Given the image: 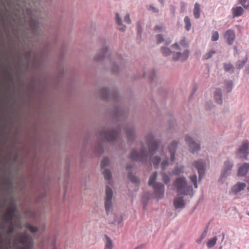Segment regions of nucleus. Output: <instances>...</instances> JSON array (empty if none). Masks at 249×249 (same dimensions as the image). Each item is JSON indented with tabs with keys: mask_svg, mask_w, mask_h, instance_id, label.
Masks as SVG:
<instances>
[{
	"mask_svg": "<svg viewBox=\"0 0 249 249\" xmlns=\"http://www.w3.org/2000/svg\"><path fill=\"white\" fill-rule=\"evenodd\" d=\"M148 146V153H146L145 150L142 149L140 152H137L135 150L132 151L130 157L133 160L144 162L147 161L148 158L151 159V156L153 155L159 146V142L153 137H150L147 141Z\"/></svg>",
	"mask_w": 249,
	"mask_h": 249,
	"instance_id": "nucleus-1",
	"label": "nucleus"
},
{
	"mask_svg": "<svg viewBox=\"0 0 249 249\" xmlns=\"http://www.w3.org/2000/svg\"><path fill=\"white\" fill-rule=\"evenodd\" d=\"M188 47V45L186 42L185 38H183L179 44H174L173 46L174 50L173 59L174 60L181 61L187 59L189 53Z\"/></svg>",
	"mask_w": 249,
	"mask_h": 249,
	"instance_id": "nucleus-2",
	"label": "nucleus"
},
{
	"mask_svg": "<svg viewBox=\"0 0 249 249\" xmlns=\"http://www.w3.org/2000/svg\"><path fill=\"white\" fill-rule=\"evenodd\" d=\"M174 186L177 192L180 194L190 195L193 193L192 186L187 184L186 179L184 177L177 178L174 182Z\"/></svg>",
	"mask_w": 249,
	"mask_h": 249,
	"instance_id": "nucleus-3",
	"label": "nucleus"
},
{
	"mask_svg": "<svg viewBox=\"0 0 249 249\" xmlns=\"http://www.w3.org/2000/svg\"><path fill=\"white\" fill-rule=\"evenodd\" d=\"M157 178V172H155L152 174L149 178L148 184L149 186H151L154 188L156 196L159 198H161L163 196L164 192V186L162 184L158 182L155 183Z\"/></svg>",
	"mask_w": 249,
	"mask_h": 249,
	"instance_id": "nucleus-4",
	"label": "nucleus"
},
{
	"mask_svg": "<svg viewBox=\"0 0 249 249\" xmlns=\"http://www.w3.org/2000/svg\"><path fill=\"white\" fill-rule=\"evenodd\" d=\"M16 240L25 246L19 248V249H32L33 238L28 233L25 232L18 234Z\"/></svg>",
	"mask_w": 249,
	"mask_h": 249,
	"instance_id": "nucleus-5",
	"label": "nucleus"
},
{
	"mask_svg": "<svg viewBox=\"0 0 249 249\" xmlns=\"http://www.w3.org/2000/svg\"><path fill=\"white\" fill-rule=\"evenodd\" d=\"M112 196L113 192L111 189L109 187L107 186L104 201L105 210L107 214L112 211Z\"/></svg>",
	"mask_w": 249,
	"mask_h": 249,
	"instance_id": "nucleus-6",
	"label": "nucleus"
},
{
	"mask_svg": "<svg viewBox=\"0 0 249 249\" xmlns=\"http://www.w3.org/2000/svg\"><path fill=\"white\" fill-rule=\"evenodd\" d=\"M233 166V163L231 160H228L225 161L223 166L221 178H224L228 177L230 174Z\"/></svg>",
	"mask_w": 249,
	"mask_h": 249,
	"instance_id": "nucleus-7",
	"label": "nucleus"
},
{
	"mask_svg": "<svg viewBox=\"0 0 249 249\" xmlns=\"http://www.w3.org/2000/svg\"><path fill=\"white\" fill-rule=\"evenodd\" d=\"M249 153V142L248 141H244L241 146L239 148L237 154L240 158L247 159Z\"/></svg>",
	"mask_w": 249,
	"mask_h": 249,
	"instance_id": "nucleus-8",
	"label": "nucleus"
},
{
	"mask_svg": "<svg viewBox=\"0 0 249 249\" xmlns=\"http://www.w3.org/2000/svg\"><path fill=\"white\" fill-rule=\"evenodd\" d=\"M16 208L14 205H11L8 207L6 212L3 215V218L4 221L8 223H11L14 217V214Z\"/></svg>",
	"mask_w": 249,
	"mask_h": 249,
	"instance_id": "nucleus-9",
	"label": "nucleus"
},
{
	"mask_svg": "<svg viewBox=\"0 0 249 249\" xmlns=\"http://www.w3.org/2000/svg\"><path fill=\"white\" fill-rule=\"evenodd\" d=\"M224 38L227 44H232L235 38L234 31L231 29L228 30L224 35Z\"/></svg>",
	"mask_w": 249,
	"mask_h": 249,
	"instance_id": "nucleus-10",
	"label": "nucleus"
},
{
	"mask_svg": "<svg viewBox=\"0 0 249 249\" xmlns=\"http://www.w3.org/2000/svg\"><path fill=\"white\" fill-rule=\"evenodd\" d=\"M185 141L189 144L190 150L191 152L195 153L199 150L200 146L199 143L193 141L192 138L188 136L186 137Z\"/></svg>",
	"mask_w": 249,
	"mask_h": 249,
	"instance_id": "nucleus-11",
	"label": "nucleus"
},
{
	"mask_svg": "<svg viewBox=\"0 0 249 249\" xmlns=\"http://www.w3.org/2000/svg\"><path fill=\"white\" fill-rule=\"evenodd\" d=\"M101 136L106 140L113 141L116 140L118 134L116 131L113 130L109 132L104 131Z\"/></svg>",
	"mask_w": 249,
	"mask_h": 249,
	"instance_id": "nucleus-12",
	"label": "nucleus"
},
{
	"mask_svg": "<svg viewBox=\"0 0 249 249\" xmlns=\"http://www.w3.org/2000/svg\"><path fill=\"white\" fill-rule=\"evenodd\" d=\"M194 166L197 170L199 174V178L201 179L205 174V163L202 160H199L195 161Z\"/></svg>",
	"mask_w": 249,
	"mask_h": 249,
	"instance_id": "nucleus-13",
	"label": "nucleus"
},
{
	"mask_svg": "<svg viewBox=\"0 0 249 249\" xmlns=\"http://www.w3.org/2000/svg\"><path fill=\"white\" fill-rule=\"evenodd\" d=\"M249 170V163H244L239 167L237 175L241 177L245 176Z\"/></svg>",
	"mask_w": 249,
	"mask_h": 249,
	"instance_id": "nucleus-14",
	"label": "nucleus"
},
{
	"mask_svg": "<svg viewBox=\"0 0 249 249\" xmlns=\"http://www.w3.org/2000/svg\"><path fill=\"white\" fill-rule=\"evenodd\" d=\"M246 187V184L245 183L239 182L231 187V191L236 194L245 189Z\"/></svg>",
	"mask_w": 249,
	"mask_h": 249,
	"instance_id": "nucleus-15",
	"label": "nucleus"
},
{
	"mask_svg": "<svg viewBox=\"0 0 249 249\" xmlns=\"http://www.w3.org/2000/svg\"><path fill=\"white\" fill-rule=\"evenodd\" d=\"M174 205L176 209L184 208L185 206V202L183 197L179 196L175 198Z\"/></svg>",
	"mask_w": 249,
	"mask_h": 249,
	"instance_id": "nucleus-16",
	"label": "nucleus"
},
{
	"mask_svg": "<svg viewBox=\"0 0 249 249\" xmlns=\"http://www.w3.org/2000/svg\"><path fill=\"white\" fill-rule=\"evenodd\" d=\"M232 16L233 18L241 16L244 12V9L240 6L233 7L231 9Z\"/></svg>",
	"mask_w": 249,
	"mask_h": 249,
	"instance_id": "nucleus-17",
	"label": "nucleus"
},
{
	"mask_svg": "<svg viewBox=\"0 0 249 249\" xmlns=\"http://www.w3.org/2000/svg\"><path fill=\"white\" fill-rule=\"evenodd\" d=\"M177 143L175 142H173L170 147H169V152L170 153L171 160L174 161L175 158V154L176 152V148L177 147Z\"/></svg>",
	"mask_w": 249,
	"mask_h": 249,
	"instance_id": "nucleus-18",
	"label": "nucleus"
},
{
	"mask_svg": "<svg viewBox=\"0 0 249 249\" xmlns=\"http://www.w3.org/2000/svg\"><path fill=\"white\" fill-rule=\"evenodd\" d=\"M221 94H222L221 89H216L214 92V97H215L216 102L219 104H221L222 102Z\"/></svg>",
	"mask_w": 249,
	"mask_h": 249,
	"instance_id": "nucleus-19",
	"label": "nucleus"
},
{
	"mask_svg": "<svg viewBox=\"0 0 249 249\" xmlns=\"http://www.w3.org/2000/svg\"><path fill=\"white\" fill-rule=\"evenodd\" d=\"M105 246L104 249H113V243L111 239L107 236H105Z\"/></svg>",
	"mask_w": 249,
	"mask_h": 249,
	"instance_id": "nucleus-20",
	"label": "nucleus"
},
{
	"mask_svg": "<svg viewBox=\"0 0 249 249\" xmlns=\"http://www.w3.org/2000/svg\"><path fill=\"white\" fill-rule=\"evenodd\" d=\"M200 5L199 3L196 2L195 4L194 8L193 9V14L196 18L197 19L200 17Z\"/></svg>",
	"mask_w": 249,
	"mask_h": 249,
	"instance_id": "nucleus-21",
	"label": "nucleus"
},
{
	"mask_svg": "<svg viewBox=\"0 0 249 249\" xmlns=\"http://www.w3.org/2000/svg\"><path fill=\"white\" fill-rule=\"evenodd\" d=\"M116 22L119 30L124 31L125 29V26L122 24L121 18H120L118 13L116 14Z\"/></svg>",
	"mask_w": 249,
	"mask_h": 249,
	"instance_id": "nucleus-22",
	"label": "nucleus"
},
{
	"mask_svg": "<svg viewBox=\"0 0 249 249\" xmlns=\"http://www.w3.org/2000/svg\"><path fill=\"white\" fill-rule=\"evenodd\" d=\"M215 53L216 51L215 50L211 49L203 55L202 58L204 60H208L211 58Z\"/></svg>",
	"mask_w": 249,
	"mask_h": 249,
	"instance_id": "nucleus-23",
	"label": "nucleus"
},
{
	"mask_svg": "<svg viewBox=\"0 0 249 249\" xmlns=\"http://www.w3.org/2000/svg\"><path fill=\"white\" fill-rule=\"evenodd\" d=\"M217 240V238L216 236H214L213 238L210 239L207 242V247L208 248H213L216 244Z\"/></svg>",
	"mask_w": 249,
	"mask_h": 249,
	"instance_id": "nucleus-24",
	"label": "nucleus"
},
{
	"mask_svg": "<svg viewBox=\"0 0 249 249\" xmlns=\"http://www.w3.org/2000/svg\"><path fill=\"white\" fill-rule=\"evenodd\" d=\"M224 68L226 72L233 73L234 72V67L231 63H225Z\"/></svg>",
	"mask_w": 249,
	"mask_h": 249,
	"instance_id": "nucleus-25",
	"label": "nucleus"
},
{
	"mask_svg": "<svg viewBox=\"0 0 249 249\" xmlns=\"http://www.w3.org/2000/svg\"><path fill=\"white\" fill-rule=\"evenodd\" d=\"M184 21L185 23V27L187 31H189L191 28V23L190 21V19L188 16H186L184 18Z\"/></svg>",
	"mask_w": 249,
	"mask_h": 249,
	"instance_id": "nucleus-26",
	"label": "nucleus"
},
{
	"mask_svg": "<svg viewBox=\"0 0 249 249\" xmlns=\"http://www.w3.org/2000/svg\"><path fill=\"white\" fill-rule=\"evenodd\" d=\"M103 174L104 176L105 179L108 180L109 182L110 183V180L111 178V174L110 171L109 170L105 169L103 172Z\"/></svg>",
	"mask_w": 249,
	"mask_h": 249,
	"instance_id": "nucleus-27",
	"label": "nucleus"
},
{
	"mask_svg": "<svg viewBox=\"0 0 249 249\" xmlns=\"http://www.w3.org/2000/svg\"><path fill=\"white\" fill-rule=\"evenodd\" d=\"M247 60V58H245L243 60L238 61L236 64L237 68L238 69H241L243 68L245 64L246 63Z\"/></svg>",
	"mask_w": 249,
	"mask_h": 249,
	"instance_id": "nucleus-28",
	"label": "nucleus"
},
{
	"mask_svg": "<svg viewBox=\"0 0 249 249\" xmlns=\"http://www.w3.org/2000/svg\"><path fill=\"white\" fill-rule=\"evenodd\" d=\"M161 52L164 56H167L171 53V51L168 48L162 47L161 48Z\"/></svg>",
	"mask_w": 249,
	"mask_h": 249,
	"instance_id": "nucleus-29",
	"label": "nucleus"
},
{
	"mask_svg": "<svg viewBox=\"0 0 249 249\" xmlns=\"http://www.w3.org/2000/svg\"><path fill=\"white\" fill-rule=\"evenodd\" d=\"M183 167L182 166H176L173 171V174L175 175H178L181 173L183 171Z\"/></svg>",
	"mask_w": 249,
	"mask_h": 249,
	"instance_id": "nucleus-30",
	"label": "nucleus"
},
{
	"mask_svg": "<svg viewBox=\"0 0 249 249\" xmlns=\"http://www.w3.org/2000/svg\"><path fill=\"white\" fill-rule=\"evenodd\" d=\"M25 227L32 233L36 232L37 231V228L36 227L32 226L30 224H27L25 225Z\"/></svg>",
	"mask_w": 249,
	"mask_h": 249,
	"instance_id": "nucleus-31",
	"label": "nucleus"
},
{
	"mask_svg": "<svg viewBox=\"0 0 249 249\" xmlns=\"http://www.w3.org/2000/svg\"><path fill=\"white\" fill-rule=\"evenodd\" d=\"M240 3L246 9H249V0H239Z\"/></svg>",
	"mask_w": 249,
	"mask_h": 249,
	"instance_id": "nucleus-32",
	"label": "nucleus"
},
{
	"mask_svg": "<svg viewBox=\"0 0 249 249\" xmlns=\"http://www.w3.org/2000/svg\"><path fill=\"white\" fill-rule=\"evenodd\" d=\"M128 177L129 179L133 183H137L139 182V179L137 177L132 175L130 173L128 174Z\"/></svg>",
	"mask_w": 249,
	"mask_h": 249,
	"instance_id": "nucleus-33",
	"label": "nucleus"
},
{
	"mask_svg": "<svg viewBox=\"0 0 249 249\" xmlns=\"http://www.w3.org/2000/svg\"><path fill=\"white\" fill-rule=\"evenodd\" d=\"M109 163V160L107 158H104L101 162V166L102 168H104Z\"/></svg>",
	"mask_w": 249,
	"mask_h": 249,
	"instance_id": "nucleus-34",
	"label": "nucleus"
},
{
	"mask_svg": "<svg viewBox=\"0 0 249 249\" xmlns=\"http://www.w3.org/2000/svg\"><path fill=\"white\" fill-rule=\"evenodd\" d=\"M196 178V175L190 177V180L194 184V187L196 188H197Z\"/></svg>",
	"mask_w": 249,
	"mask_h": 249,
	"instance_id": "nucleus-35",
	"label": "nucleus"
},
{
	"mask_svg": "<svg viewBox=\"0 0 249 249\" xmlns=\"http://www.w3.org/2000/svg\"><path fill=\"white\" fill-rule=\"evenodd\" d=\"M219 38V34L218 32L215 31L213 33L212 40L213 41H217Z\"/></svg>",
	"mask_w": 249,
	"mask_h": 249,
	"instance_id": "nucleus-36",
	"label": "nucleus"
},
{
	"mask_svg": "<svg viewBox=\"0 0 249 249\" xmlns=\"http://www.w3.org/2000/svg\"><path fill=\"white\" fill-rule=\"evenodd\" d=\"M151 160L152 162L154 164V165H155L156 167L157 168L160 161V159L158 157H155L152 159Z\"/></svg>",
	"mask_w": 249,
	"mask_h": 249,
	"instance_id": "nucleus-37",
	"label": "nucleus"
},
{
	"mask_svg": "<svg viewBox=\"0 0 249 249\" xmlns=\"http://www.w3.org/2000/svg\"><path fill=\"white\" fill-rule=\"evenodd\" d=\"M162 180L165 184H167L170 181L169 176L166 174L162 175Z\"/></svg>",
	"mask_w": 249,
	"mask_h": 249,
	"instance_id": "nucleus-38",
	"label": "nucleus"
},
{
	"mask_svg": "<svg viewBox=\"0 0 249 249\" xmlns=\"http://www.w3.org/2000/svg\"><path fill=\"white\" fill-rule=\"evenodd\" d=\"M10 224L9 225L8 229L7 232L9 234H11L14 231V227L12 224V222L11 223H10Z\"/></svg>",
	"mask_w": 249,
	"mask_h": 249,
	"instance_id": "nucleus-39",
	"label": "nucleus"
},
{
	"mask_svg": "<svg viewBox=\"0 0 249 249\" xmlns=\"http://www.w3.org/2000/svg\"><path fill=\"white\" fill-rule=\"evenodd\" d=\"M164 41V39L161 35H159L157 36V44H160Z\"/></svg>",
	"mask_w": 249,
	"mask_h": 249,
	"instance_id": "nucleus-40",
	"label": "nucleus"
},
{
	"mask_svg": "<svg viewBox=\"0 0 249 249\" xmlns=\"http://www.w3.org/2000/svg\"><path fill=\"white\" fill-rule=\"evenodd\" d=\"M133 131L132 130H129L127 132V137L128 140L131 139L133 137Z\"/></svg>",
	"mask_w": 249,
	"mask_h": 249,
	"instance_id": "nucleus-41",
	"label": "nucleus"
},
{
	"mask_svg": "<svg viewBox=\"0 0 249 249\" xmlns=\"http://www.w3.org/2000/svg\"><path fill=\"white\" fill-rule=\"evenodd\" d=\"M107 51V47H105V48H104V49H103V53L104 54H102L101 57H96V60H101L104 57V55L106 53Z\"/></svg>",
	"mask_w": 249,
	"mask_h": 249,
	"instance_id": "nucleus-42",
	"label": "nucleus"
},
{
	"mask_svg": "<svg viewBox=\"0 0 249 249\" xmlns=\"http://www.w3.org/2000/svg\"><path fill=\"white\" fill-rule=\"evenodd\" d=\"M164 29L163 25H157L155 26V30L156 31H161Z\"/></svg>",
	"mask_w": 249,
	"mask_h": 249,
	"instance_id": "nucleus-43",
	"label": "nucleus"
},
{
	"mask_svg": "<svg viewBox=\"0 0 249 249\" xmlns=\"http://www.w3.org/2000/svg\"><path fill=\"white\" fill-rule=\"evenodd\" d=\"M124 21L127 24H130L131 23V20L129 18V15H127L125 16L124 18Z\"/></svg>",
	"mask_w": 249,
	"mask_h": 249,
	"instance_id": "nucleus-44",
	"label": "nucleus"
},
{
	"mask_svg": "<svg viewBox=\"0 0 249 249\" xmlns=\"http://www.w3.org/2000/svg\"><path fill=\"white\" fill-rule=\"evenodd\" d=\"M205 233H203L201 236L198 238L197 240H196V242L198 243V244H200L201 241H202V240L205 238Z\"/></svg>",
	"mask_w": 249,
	"mask_h": 249,
	"instance_id": "nucleus-45",
	"label": "nucleus"
},
{
	"mask_svg": "<svg viewBox=\"0 0 249 249\" xmlns=\"http://www.w3.org/2000/svg\"><path fill=\"white\" fill-rule=\"evenodd\" d=\"M168 165V162H167V160L166 159V160L164 161L163 160L162 162H161V168L163 170H164L165 167L167 166Z\"/></svg>",
	"mask_w": 249,
	"mask_h": 249,
	"instance_id": "nucleus-46",
	"label": "nucleus"
},
{
	"mask_svg": "<svg viewBox=\"0 0 249 249\" xmlns=\"http://www.w3.org/2000/svg\"><path fill=\"white\" fill-rule=\"evenodd\" d=\"M149 10H153V11H154V12H158V11H159V10H158V9H157V8H156L154 7H153V6H152V5H150V6H149Z\"/></svg>",
	"mask_w": 249,
	"mask_h": 249,
	"instance_id": "nucleus-47",
	"label": "nucleus"
},
{
	"mask_svg": "<svg viewBox=\"0 0 249 249\" xmlns=\"http://www.w3.org/2000/svg\"><path fill=\"white\" fill-rule=\"evenodd\" d=\"M34 24V25L32 27V28L34 29H35L36 27V24L35 23V21H32V24Z\"/></svg>",
	"mask_w": 249,
	"mask_h": 249,
	"instance_id": "nucleus-48",
	"label": "nucleus"
},
{
	"mask_svg": "<svg viewBox=\"0 0 249 249\" xmlns=\"http://www.w3.org/2000/svg\"><path fill=\"white\" fill-rule=\"evenodd\" d=\"M231 88L229 87L228 89V91H230L231 90Z\"/></svg>",
	"mask_w": 249,
	"mask_h": 249,
	"instance_id": "nucleus-49",
	"label": "nucleus"
},
{
	"mask_svg": "<svg viewBox=\"0 0 249 249\" xmlns=\"http://www.w3.org/2000/svg\"><path fill=\"white\" fill-rule=\"evenodd\" d=\"M131 168V167H129V166H128V165H127V166H126V168H127V169H129V168Z\"/></svg>",
	"mask_w": 249,
	"mask_h": 249,
	"instance_id": "nucleus-50",
	"label": "nucleus"
},
{
	"mask_svg": "<svg viewBox=\"0 0 249 249\" xmlns=\"http://www.w3.org/2000/svg\"><path fill=\"white\" fill-rule=\"evenodd\" d=\"M224 236H225V234L224 233H223V238H222V240H223L224 238Z\"/></svg>",
	"mask_w": 249,
	"mask_h": 249,
	"instance_id": "nucleus-51",
	"label": "nucleus"
},
{
	"mask_svg": "<svg viewBox=\"0 0 249 249\" xmlns=\"http://www.w3.org/2000/svg\"><path fill=\"white\" fill-rule=\"evenodd\" d=\"M138 33H140V28H139V29H138Z\"/></svg>",
	"mask_w": 249,
	"mask_h": 249,
	"instance_id": "nucleus-52",
	"label": "nucleus"
},
{
	"mask_svg": "<svg viewBox=\"0 0 249 249\" xmlns=\"http://www.w3.org/2000/svg\"><path fill=\"white\" fill-rule=\"evenodd\" d=\"M113 71H117V70H116V69H113Z\"/></svg>",
	"mask_w": 249,
	"mask_h": 249,
	"instance_id": "nucleus-53",
	"label": "nucleus"
},
{
	"mask_svg": "<svg viewBox=\"0 0 249 249\" xmlns=\"http://www.w3.org/2000/svg\"><path fill=\"white\" fill-rule=\"evenodd\" d=\"M247 214H248V215H249V212L248 213H247Z\"/></svg>",
	"mask_w": 249,
	"mask_h": 249,
	"instance_id": "nucleus-54",
	"label": "nucleus"
},
{
	"mask_svg": "<svg viewBox=\"0 0 249 249\" xmlns=\"http://www.w3.org/2000/svg\"><path fill=\"white\" fill-rule=\"evenodd\" d=\"M0 249H1V248H0Z\"/></svg>",
	"mask_w": 249,
	"mask_h": 249,
	"instance_id": "nucleus-55",
	"label": "nucleus"
},
{
	"mask_svg": "<svg viewBox=\"0 0 249 249\" xmlns=\"http://www.w3.org/2000/svg\"><path fill=\"white\" fill-rule=\"evenodd\" d=\"M54 249H56L55 248Z\"/></svg>",
	"mask_w": 249,
	"mask_h": 249,
	"instance_id": "nucleus-56",
	"label": "nucleus"
}]
</instances>
